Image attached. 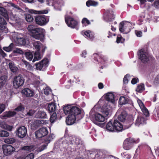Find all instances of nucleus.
<instances>
[{"label": "nucleus", "instance_id": "25", "mask_svg": "<svg viewBox=\"0 0 159 159\" xmlns=\"http://www.w3.org/2000/svg\"><path fill=\"white\" fill-rule=\"evenodd\" d=\"M51 6L54 7L56 9L60 10L61 6L60 0H52V4Z\"/></svg>", "mask_w": 159, "mask_h": 159}, {"label": "nucleus", "instance_id": "55", "mask_svg": "<svg viewBox=\"0 0 159 159\" xmlns=\"http://www.w3.org/2000/svg\"><path fill=\"white\" fill-rule=\"evenodd\" d=\"M154 83L155 85L159 83V74L155 77Z\"/></svg>", "mask_w": 159, "mask_h": 159}, {"label": "nucleus", "instance_id": "33", "mask_svg": "<svg viewBox=\"0 0 159 159\" xmlns=\"http://www.w3.org/2000/svg\"><path fill=\"white\" fill-rule=\"evenodd\" d=\"M120 104L121 105L125 104L128 102V98L124 97H120L119 99Z\"/></svg>", "mask_w": 159, "mask_h": 159}, {"label": "nucleus", "instance_id": "12", "mask_svg": "<svg viewBox=\"0 0 159 159\" xmlns=\"http://www.w3.org/2000/svg\"><path fill=\"white\" fill-rule=\"evenodd\" d=\"M135 141L132 138H129L126 139L124 142L123 148L125 150H129L133 146Z\"/></svg>", "mask_w": 159, "mask_h": 159}, {"label": "nucleus", "instance_id": "26", "mask_svg": "<svg viewBox=\"0 0 159 159\" xmlns=\"http://www.w3.org/2000/svg\"><path fill=\"white\" fill-rule=\"evenodd\" d=\"M145 120L144 118L141 117H137L135 123V125L139 126L140 124H144L146 123Z\"/></svg>", "mask_w": 159, "mask_h": 159}, {"label": "nucleus", "instance_id": "24", "mask_svg": "<svg viewBox=\"0 0 159 159\" xmlns=\"http://www.w3.org/2000/svg\"><path fill=\"white\" fill-rule=\"evenodd\" d=\"M56 104L53 102H51L48 104V108L50 112H54L56 110Z\"/></svg>", "mask_w": 159, "mask_h": 159}, {"label": "nucleus", "instance_id": "8", "mask_svg": "<svg viewBox=\"0 0 159 159\" xmlns=\"http://www.w3.org/2000/svg\"><path fill=\"white\" fill-rule=\"evenodd\" d=\"M45 30L42 28H37L31 34V36L36 39L41 40L44 37L43 33Z\"/></svg>", "mask_w": 159, "mask_h": 159}, {"label": "nucleus", "instance_id": "60", "mask_svg": "<svg viewBox=\"0 0 159 159\" xmlns=\"http://www.w3.org/2000/svg\"><path fill=\"white\" fill-rule=\"evenodd\" d=\"M139 81L138 78H133L131 81V83L132 84H136Z\"/></svg>", "mask_w": 159, "mask_h": 159}, {"label": "nucleus", "instance_id": "22", "mask_svg": "<svg viewBox=\"0 0 159 159\" xmlns=\"http://www.w3.org/2000/svg\"><path fill=\"white\" fill-rule=\"evenodd\" d=\"M29 12L30 13L34 14H44L48 13V11L47 10L36 11L33 9H30L29 10Z\"/></svg>", "mask_w": 159, "mask_h": 159}, {"label": "nucleus", "instance_id": "41", "mask_svg": "<svg viewBox=\"0 0 159 159\" xmlns=\"http://www.w3.org/2000/svg\"><path fill=\"white\" fill-rule=\"evenodd\" d=\"M16 139L14 138H10L6 139L4 140V142L8 144H12L15 143Z\"/></svg>", "mask_w": 159, "mask_h": 159}, {"label": "nucleus", "instance_id": "56", "mask_svg": "<svg viewBox=\"0 0 159 159\" xmlns=\"http://www.w3.org/2000/svg\"><path fill=\"white\" fill-rule=\"evenodd\" d=\"M82 22L83 24H85L86 23L87 24H90V22L86 18H84L83 19Z\"/></svg>", "mask_w": 159, "mask_h": 159}, {"label": "nucleus", "instance_id": "43", "mask_svg": "<svg viewBox=\"0 0 159 159\" xmlns=\"http://www.w3.org/2000/svg\"><path fill=\"white\" fill-rule=\"evenodd\" d=\"M22 62L23 64H24L25 65V67L27 69L30 70L32 68V66L27 61L24 60H22Z\"/></svg>", "mask_w": 159, "mask_h": 159}, {"label": "nucleus", "instance_id": "46", "mask_svg": "<svg viewBox=\"0 0 159 159\" xmlns=\"http://www.w3.org/2000/svg\"><path fill=\"white\" fill-rule=\"evenodd\" d=\"M84 35L89 39H92L93 37V35L90 31H85L84 32Z\"/></svg>", "mask_w": 159, "mask_h": 159}, {"label": "nucleus", "instance_id": "15", "mask_svg": "<svg viewBox=\"0 0 159 159\" xmlns=\"http://www.w3.org/2000/svg\"><path fill=\"white\" fill-rule=\"evenodd\" d=\"M139 56V58L141 61L143 63L148 62L149 59L148 57V54L142 49L140 50L138 52Z\"/></svg>", "mask_w": 159, "mask_h": 159}, {"label": "nucleus", "instance_id": "63", "mask_svg": "<svg viewBox=\"0 0 159 159\" xmlns=\"http://www.w3.org/2000/svg\"><path fill=\"white\" fill-rule=\"evenodd\" d=\"M6 129H7L8 130H9V131H11L12 129V126L7 125H6Z\"/></svg>", "mask_w": 159, "mask_h": 159}, {"label": "nucleus", "instance_id": "52", "mask_svg": "<svg viewBox=\"0 0 159 159\" xmlns=\"http://www.w3.org/2000/svg\"><path fill=\"white\" fill-rule=\"evenodd\" d=\"M125 40V39L123 38L122 37H117L116 40V42L117 43H123Z\"/></svg>", "mask_w": 159, "mask_h": 159}, {"label": "nucleus", "instance_id": "19", "mask_svg": "<svg viewBox=\"0 0 159 159\" xmlns=\"http://www.w3.org/2000/svg\"><path fill=\"white\" fill-rule=\"evenodd\" d=\"M114 126L115 127V130L120 131L123 129V125L117 120H114Z\"/></svg>", "mask_w": 159, "mask_h": 159}, {"label": "nucleus", "instance_id": "54", "mask_svg": "<svg viewBox=\"0 0 159 159\" xmlns=\"http://www.w3.org/2000/svg\"><path fill=\"white\" fill-rule=\"evenodd\" d=\"M8 4H9L8 5L9 6H11L13 7L14 8L16 9L17 10L20 9V8L19 7V6L14 4V3H9Z\"/></svg>", "mask_w": 159, "mask_h": 159}, {"label": "nucleus", "instance_id": "9", "mask_svg": "<svg viewBox=\"0 0 159 159\" xmlns=\"http://www.w3.org/2000/svg\"><path fill=\"white\" fill-rule=\"evenodd\" d=\"M16 135L20 138H24L27 134V129L24 126L18 127L15 131Z\"/></svg>", "mask_w": 159, "mask_h": 159}, {"label": "nucleus", "instance_id": "37", "mask_svg": "<svg viewBox=\"0 0 159 159\" xmlns=\"http://www.w3.org/2000/svg\"><path fill=\"white\" fill-rule=\"evenodd\" d=\"M86 5L88 7L90 6H96L98 4V3L94 1L89 0L87 1L86 2Z\"/></svg>", "mask_w": 159, "mask_h": 159}, {"label": "nucleus", "instance_id": "18", "mask_svg": "<svg viewBox=\"0 0 159 159\" xmlns=\"http://www.w3.org/2000/svg\"><path fill=\"white\" fill-rule=\"evenodd\" d=\"M22 93L27 97H31L34 95V91L29 89H25L22 90Z\"/></svg>", "mask_w": 159, "mask_h": 159}, {"label": "nucleus", "instance_id": "32", "mask_svg": "<svg viewBox=\"0 0 159 159\" xmlns=\"http://www.w3.org/2000/svg\"><path fill=\"white\" fill-rule=\"evenodd\" d=\"M145 89L144 85L143 84H139L136 89V91L139 93H141Z\"/></svg>", "mask_w": 159, "mask_h": 159}, {"label": "nucleus", "instance_id": "5", "mask_svg": "<svg viewBox=\"0 0 159 159\" xmlns=\"http://www.w3.org/2000/svg\"><path fill=\"white\" fill-rule=\"evenodd\" d=\"M49 21V17L44 15H39L34 16L35 23L40 26L46 25Z\"/></svg>", "mask_w": 159, "mask_h": 159}, {"label": "nucleus", "instance_id": "29", "mask_svg": "<svg viewBox=\"0 0 159 159\" xmlns=\"http://www.w3.org/2000/svg\"><path fill=\"white\" fill-rule=\"evenodd\" d=\"M0 14L3 16L6 19H8V16L7 11L4 7H0Z\"/></svg>", "mask_w": 159, "mask_h": 159}, {"label": "nucleus", "instance_id": "1", "mask_svg": "<svg viewBox=\"0 0 159 159\" xmlns=\"http://www.w3.org/2000/svg\"><path fill=\"white\" fill-rule=\"evenodd\" d=\"M63 110L66 115H68L66 122L68 125H71L75 123L76 116L80 114V109L76 107L70 106L64 107Z\"/></svg>", "mask_w": 159, "mask_h": 159}, {"label": "nucleus", "instance_id": "61", "mask_svg": "<svg viewBox=\"0 0 159 159\" xmlns=\"http://www.w3.org/2000/svg\"><path fill=\"white\" fill-rule=\"evenodd\" d=\"M138 102L139 104V105L141 108H143V107H144V106L143 103V102L141 101L140 100H138Z\"/></svg>", "mask_w": 159, "mask_h": 159}, {"label": "nucleus", "instance_id": "11", "mask_svg": "<svg viewBox=\"0 0 159 159\" xmlns=\"http://www.w3.org/2000/svg\"><path fill=\"white\" fill-rule=\"evenodd\" d=\"M48 133L47 128H42L36 131L35 133V134L36 138L40 139L46 136Z\"/></svg>", "mask_w": 159, "mask_h": 159}, {"label": "nucleus", "instance_id": "7", "mask_svg": "<svg viewBox=\"0 0 159 159\" xmlns=\"http://www.w3.org/2000/svg\"><path fill=\"white\" fill-rule=\"evenodd\" d=\"M12 39L18 45H25L26 43L25 39L21 35L15 33L12 35Z\"/></svg>", "mask_w": 159, "mask_h": 159}, {"label": "nucleus", "instance_id": "13", "mask_svg": "<svg viewBox=\"0 0 159 159\" xmlns=\"http://www.w3.org/2000/svg\"><path fill=\"white\" fill-rule=\"evenodd\" d=\"M2 148L4 153L7 155H10L15 150V148L11 145L6 144L3 145Z\"/></svg>", "mask_w": 159, "mask_h": 159}, {"label": "nucleus", "instance_id": "23", "mask_svg": "<svg viewBox=\"0 0 159 159\" xmlns=\"http://www.w3.org/2000/svg\"><path fill=\"white\" fill-rule=\"evenodd\" d=\"M70 143L72 144H75L76 145H79L83 144L82 141L79 138L74 137L73 139L70 141Z\"/></svg>", "mask_w": 159, "mask_h": 159}, {"label": "nucleus", "instance_id": "31", "mask_svg": "<svg viewBox=\"0 0 159 159\" xmlns=\"http://www.w3.org/2000/svg\"><path fill=\"white\" fill-rule=\"evenodd\" d=\"M9 66L12 72H16L18 70V68L15 66L12 62H10L9 64Z\"/></svg>", "mask_w": 159, "mask_h": 159}, {"label": "nucleus", "instance_id": "44", "mask_svg": "<svg viewBox=\"0 0 159 159\" xmlns=\"http://www.w3.org/2000/svg\"><path fill=\"white\" fill-rule=\"evenodd\" d=\"M23 149L24 150L30 152L34 150V146L33 145L29 146H25L23 147Z\"/></svg>", "mask_w": 159, "mask_h": 159}, {"label": "nucleus", "instance_id": "45", "mask_svg": "<svg viewBox=\"0 0 159 159\" xmlns=\"http://www.w3.org/2000/svg\"><path fill=\"white\" fill-rule=\"evenodd\" d=\"M57 114L55 112H54L51 116L50 121L52 123H53L57 118Z\"/></svg>", "mask_w": 159, "mask_h": 159}, {"label": "nucleus", "instance_id": "10", "mask_svg": "<svg viewBox=\"0 0 159 159\" xmlns=\"http://www.w3.org/2000/svg\"><path fill=\"white\" fill-rule=\"evenodd\" d=\"M65 20L66 23L68 26L72 28H77V26L78 25V22L73 18L67 16L65 17Z\"/></svg>", "mask_w": 159, "mask_h": 159}, {"label": "nucleus", "instance_id": "6", "mask_svg": "<svg viewBox=\"0 0 159 159\" xmlns=\"http://www.w3.org/2000/svg\"><path fill=\"white\" fill-rule=\"evenodd\" d=\"M24 83V79L21 75L15 76L13 78V86L16 89L22 86Z\"/></svg>", "mask_w": 159, "mask_h": 159}, {"label": "nucleus", "instance_id": "20", "mask_svg": "<svg viewBox=\"0 0 159 159\" xmlns=\"http://www.w3.org/2000/svg\"><path fill=\"white\" fill-rule=\"evenodd\" d=\"M105 99L107 101L110 102L111 103H114L115 101L114 95L111 92L107 93L105 97Z\"/></svg>", "mask_w": 159, "mask_h": 159}, {"label": "nucleus", "instance_id": "50", "mask_svg": "<svg viewBox=\"0 0 159 159\" xmlns=\"http://www.w3.org/2000/svg\"><path fill=\"white\" fill-rule=\"evenodd\" d=\"M51 92V89L48 87H46L44 89V93L46 95H49Z\"/></svg>", "mask_w": 159, "mask_h": 159}, {"label": "nucleus", "instance_id": "57", "mask_svg": "<svg viewBox=\"0 0 159 159\" xmlns=\"http://www.w3.org/2000/svg\"><path fill=\"white\" fill-rule=\"evenodd\" d=\"M129 76V75L128 74H127L124 77V78L123 81V83L125 84H127L128 82V80L127 79V77Z\"/></svg>", "mask_w": 159, "mask_h": 159}, {"label": "nucleus", "instance_id": "59", "mask_svg": "<svg viewBox=\"0 0 159 159\" xmlns=\"http://www.w3.org/2000/svg\"><path fill=\"white\" fill-rule=\"evenodd\" d=\"M47 146L45 145H43L41 147L39 148L38 149V151L39 152H40L43 150L44 149H45L46 147Z\"/></svg>", "mask_w": 159, "mask_h": 159}, {"label": "nucleus", "instance_id": "3", "mask_svg": "<svg viewBox=\"0 0 159 159\" xmlns=\"http://www.w3.org/2000/svg\"><path fill=\"white\" fill-rule=\"evenodd\" d=\"M117 113H120L118 116V118L122 122H126L129 123L133 120L132 117L131 116H128L126 111L123 110H119Z\"/></svg>", "mask_w": 159, "mask_h": 159}, {"label": "nucleus", "instance_id": "35", "mask_svg": "<svg viewBox=\"0 0 159 159\" xmlns=\"http://www.w3.org/2000/svg\"><path fill=\"white\" fill-rule=\"evenodd\" d=\"M26 57L29 61L32 60L33 57L32 53L28 51L25 52Z\"/></svg>", "mask_w": 159, "mask_h": 159}, {"label": "nucleus", "instance_id": "42", "mask_svg": "<svg viewBox=\"0 0 159 159\" xmlns=\"http://www.w3.org/2000/svg\"><path fill=\"white\" fill-rule=\"evenodd\" d=\"M54 135L53 134H51L48 136L47 138L45 139V141L47 144L49 143L54 138Z\"/></svg>", "mask_w": 159, "mask_h": 159}, {"label": "nucleus", "instance_id": "53", "mask_svg": "<svg viewBox=\"0 0 159 159\" xmlns=\"http://www.w3.org/2000/svg\"><path fill=\"white\" fill-rule=\"evenodd\" d=\"M5 108V106L4 104H0V114L4 111Z\"/></svg>", "mask_w": 159, "mask_h": 159}, {"label": "nucleus", "instance_id": "30", "mask_svg": "<svg viewBox=\"0 0 159 159\" xmlns=\"http://www.w3.org/2000/svg\"><path fill=\"white\" fill-rule=\"evenodd\" d=\"M16 114V112L14 111H9L6 112L3 114V117H10L14 116Z\"/></svg>", "mask_w": 159, "mask_h": 159}, {"label": "nucleus", "instance_id": "4", "mask_svg": "<svg viewBox=\"0 0 159 159\" xmlns=\"http://www.w3.org/2000/svg\"><path fill=\"white\" fill-rule=\"evenodd\" d=\"M34 48L36 50L34 53V58L33 60V62H34L36 61L39 60L41 58L40 53V51L42 44L39 41H34L32 43Z\"/></svg>", "mask_w": 159, "mask_h": 159}, {"label": "nucleus", "instance_id": "40", "mask_svg": "<svg viewBox=\"0 0 159 159\" xmlns=\"http://www.w3.org/2000/svg\"><path fill=\"white\" fill-rule=\"evenodd\" d=\"M35 111L34 109L29 110V111L27 112L25 115L26 116L28 117L32 116H33L35 112Z\"/></svg>", "mask_w": 159, "mask_h": 159}, {"label": "nucleus", "instance_id": "36", "mask_svg": "<svg viewBox=\"0 0 159 159\" xmlns=\"http://www.w3.org/2000/svg\"><path fill=\"white\" fill-rule=\"evenodd\" d=\"M25 19L28 22H31L34 20V18L30 14H25Z\"/></svg>", "mask_w": 159, "mask_h": 159}, {"label": "nucleus", "instance_id": "49", "mask_svg": "<svg viewBox=\"0 0 159 159\" xmlns=\"http://www.w3.org/2000/svg\"><path fill=\"white\" fill-rule=\"evenodd\" d=\"M25 108L21 105L19 106L15 109V110L17 111H23L24 110Z\"/></svg>", "mask_w": 159, "mask_h": 159}, {"label": "nucleus", "instance_id": "64", "mask_svg": "<svg viewBox=\"0 0 159 159\" xmlns=\"http://www.w3.org/2000/svg\"><path fill=\"white\" fill-rule=\"evenodd\" d=\"M135 33L138 37H140L142 36V33L140 31L136 30Z\"/></svg>", "mask_w": 159, "mask_h": 159}, {"label": "nucleus", "instance_id": "2", "mask_svg": "<svg viewBox=\"0 0 159 159\" xmlns=\"http://www.w3.org/2000/svg\"><path fill=\"white\" fill-rule=\"evenodd\" d=\"M102 113L104 115L95 112L92 110L89 113V116L93 120L99 122H103L105 119V117L108 116L111 111L112 108L109 104L104 105L103 107Z\"/></svg>", "mask_w": 159, "mask_h": 159}, {"label": "nucleus", "instance_id": "47", "mask_svg": "<svg viewBox=\"0 0 159 159\" xmlns=\"http://www.w3.org/2000/svg\"><path fill=\"white\" fill-rule=\"evenodd\" d=\"M36 28H35L33 25H30L28 26V30L31 34L33 32L35 31Z\"/></svg>", "mask_w": 159, "mask_h": 159}, {"label": "nucleus", "instance_id": "27", "mask_svg": "<svg viewBox=\"0 0 159 159\" xmlns=\"http://www.w3.org/2000/svg\"><path fill=\"white\" fill-rule=\"evenodd\" d=\"M35 117L37 118H45L46 117V114L43 111H39L36 113Z\"/></svg>", "mask_w": 159, "mask_h": 159}, {"label": "nucleus", "instance_id": "34", "mask_svg": "<svg viewBox=\"0 0 159 159\" xmlns=\"http://www.w3.org/2000/svg\"><path fill=\"white\" fill-rule=\"evenodd\" d=\"M113 11L112 10L109 11L107 17L109 21H111L115 18V15Z\"/></svg>", "mask_w": 159, "mask_h": 159}, {"label": "nucleus", "instance_id": "21", "mask_svg": "<svg viewBox=\"0 0 159 159\" xmlns=\"http://www.w3.org/2000/svg\"><path fill=\"white\" fill-rule=\"evenodd\" d=\"M7 77L6 75H3L0 77V88L4 87L7 80Z\"/></svg>", "mask_w": 159, "mask_h": 159}, {"label": "nucleus", "instance_id": "51", "mask_svg": "<svg viewBox=\"0 0 159 159\" xmlns=\"http://www.w3.org/2000/svg\"><path fill=\"white\" fill-rule=\"evenodd\" d=\"M14 53H19L20 54H23L24 53V52L23 50H21L20 48H16L13 51Z\"/></svg>", "mask_w": 159, "mask_h": 159}, {"label": "nucleus", "instance_id": "14", "mask_svg": "<svg viewBox=\"0 0 159 159\" xmlns=\"http://www.w3.org/2000/svg\"><path fill=\"white\" fill-rule=\"evenodd\" d=\"M128 23V22L126 21H123L120 23L119 28V30L121 32L126 34L130 31L129 28L128 30H126L127 29L126 27L129 25L127 24Z\"/></svg>", "mask_w": 159, "mask_h": 159}, {"label": "nucleus", "instance_id": "28", "mask_svg": "<svg viewBox=\"0 0 159 159\" xmlns=\"http://www.w3.org/2000/svg\"><path fill=\"white\" fill-rule=\"evenodd\" d=\"M106 129L109 131L113 132L115 131L114 123L113 124L111 121H110L107 123L106 125Z\"/></svg>", "mask_w": 159, "mask_h": 159}, {"label": "nucleus", "instance_id": "58", "mask_svg": "<svg viewBox=\"0 0 159 159\" xmlns=\"http://www.w3.org/2000/svg\"><path fill=\"white\" fill-rule=\"evenodd\" d=\"M154 5L157 8H159V0H156Z\"/></svg>", "mask_w": 159, "mask_h": 159}, {"label": "nucleus", "instance_id": "38", "mask_svg": "<svg viewBox=\"0 0 159 159\" xmlns=\"http://www.w3.org/2000/svg\"><path fill=\"white\" fill-rule=\"evenodd\" d=\"M9 133L6 130H0V137H7L9 136Z\"/></svg>", "mask_w": 159, "mask_h": 159}, {"label": "nucleus", "instance_id": "62", "mask_svg": "<svg viewBox=\"0 0 159 159\" xmlns=\"http://www.w3.org/2000/svg\"><path fill=\"white\" fill-rule=\"evenodd\" d=\"M46 4L49 6L52 4V0H46Z\"/></svg>", "mask_w": 159, "mask_h": 159}, {"label": "nucleus", "instance_id": "48", "mask_svg": "<svg viewBox=\"0 0 159 159\" xmlns=\"http://www.w3.org/2000/svg\"><path fill=\"white\" fill-rule=\"evenodd\" d=\"M143 113L146 116H148L149 115L148 111L147 109L145 107H143L141 108Z\"/></svg>", "mask_w": 159, "mask_h": 159}, {"label": "nucleus", "instance_id": "17", "mask_svg": "<svg viewBox=\"0 0 159 159\" xmlns=\"http://www.w3.org/2000/svg\"><path fill=\"white\" fill-rule=\"evenodd\" d=\"M46 122V120H36L32 124L31 127L33 129H35L39 127L40 124H45Z\"/></svg>", "mask_w": 159, "mask_h": 159}, {"label": "nucleus", "instance_id": "16", "mask_svg": "<svg viewBox=\"0 0 159 159\" xmlns=\"http://www.w3.org/2000/svg\"><path fill=\"white\" fill-rule=\"evenodd\" d=\"M48 61L47 59H43L39 63L36 64L37 69L41 70L43 69H45L48 66Z\"/></svg>", "mask_w": 159, "mask_h": 159}, {"label": "nucleus", "instance_id": "39", "mask_svg": "<svg viewBox=\"0 0 159 159\" xmlns=\"http://www.w3.org/2000/svg\"><path fill=\"white\" fill-rule=\"evenodd\" d=\"M14 46V45L13 43H11L10 44L9 46L3 47V49L4 50L7 52H9L11 50Z\"/></svg>", "mask_w": 159, "mask_h": 159}]
</instances>
